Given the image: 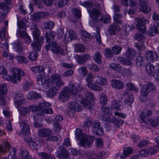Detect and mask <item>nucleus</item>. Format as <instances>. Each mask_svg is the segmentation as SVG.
Masks as SVG:
<instances>
[{
  "mask_svg": "<svg viewBox=\"0 0 159 159\" xmlns=\"http://www.w3.org/2000/svg\"><path fill=\"white\" fill-rule=\"evenodd\" d=\"M8 92L7 85L5 84L0 85V94L2 95H5Z\"/></svg>",
  "mask_w": 159,
  "mask_h": 159,
  "instance_id": "e433bc0d",
  "label": "nucleus"
},
{
  "mask_svg": "<svg viewBox=\"0 0 159 159\" xmlns=\"http://www.w3.org/2000/svg\"><path fill=\"white\" fill-rule=\"evenodd\" d=\"M112 51L108 48L106 49L105 50V56L107 58H111L113 57L114 54Z\"/></svg>",
  "mask_w": 159,
  "mask_h": 159,
  "instance_id": "69168bd1",
  "label": "nucleus"
},
{
  "mask_svg": "<svg viewBox=\"0 0 159 159\" xmlns=\"http://www.w3.org/2000/svg\"><path fill=\"white\" fill-rule=\"evenodd\" d=\"M126 89L128 90H133L135 92H137L138 90L133 85V84L131 83H129L126 84Z\"/></svg>",
  "mask_w": 159,
  "mask_h": 159,
  "instance_id": "e2e57ef3",
  "label": "nucleus"
},
{
  "mask_svg": "<svg viewBox=\"0 0 159 159\" xmlns=\"http://www.w3.org/2000/svg\"><path fill=\"white\" fill-rule=\"evenodd\" d=\"M111 84L113 87L118 89H122L124 87V84L122 81L117 80L111 81Z\"/></svg>",
  "mask_w": 159,
  "mask_h": 159,
  "instance_id": "4be33fe9",
  "label": "nucleus"
},
{
  "mask_svg": "<svg viewBox=\"0 0 159 159\" xmlns=\"http://www.w3.org/2000/svg\"><path fill=\"white\" fill-rule=\"evenodd\" d=\"M31 106L29 107H21L20 109V112L22 114L25 115L26 114L30 113L31 110Z\"/></svg>",
  "mask_w": 159,
  "mask_h": 159,
  "instance_id": "a18cd8bd",
  "label": "nucleus"
},
{
  "mask_svg": "<svg viewBox=\"0 0 159 159\" xmlns=\"http://www.w3.org/2000/svg\"><path fill=\"white\" fill-rule=\"evenodd\" d=\"M25 102V99H17L15 101L14 103L16 107L18 108L20 106Z\"/></svg>",
  "mask_w": 159,
  "mask_h": 159,
  "instance_id": "338daca9",
  "label": "nucleus"
},
{
  "mask_svg": "<svg viewBox=\"0 0 159 159\" xmlns=\"http://www.w3.org/2000/svg\"><path fill=\"white\" fill-rule=\"evenodd\" d=\"M65 89L70 95H72L73 96L76 95L79 92L83 91L84 89V88L81 86L76 87L72 84L69 85L68 87Z\"/></svg>",
  "mask_w": 159,
  "mask_h": 159,
  "instance_id": "423d86ee",
  "label": "nucleus"
},
{
  "mask_svg": "<svg viewBox=\"0 0 159 159\" xmlns=\"http://www.w3.org/2000/svg\"><path fill=\"white\" fill-rule=\"evenodd\" d=\"M123 15L122 14L116 13L113 16V20L115 23L121 24L123 22Z\"/></svg>",
  "mask_w": 159,
  "mask_h": 159,
  "instance_id": "c85d7f7f",
  "label": "nucleus"
},
{
  "mask_svg": "<svg viewBox=\"0 0 159 159\" xmlns=\"http://www.w3.org/2000/svg\"><path fill=\"white\" fill-rule=\"evenodd\" d=\"M53 134L52 130L49 129L44 128L39 130L38 132V135L42 137H48L46 139L47 141H56L58 138L55 136H51Z\"/></svg>",
  "mask_w": 159,
  "mask_h": 159,
  "instance_id": "39448f33",
  "label": "nucleus"
},
{
  "mask_svg": "<svg viewBox=\"0 0 159 159\" xmlns=\"http://www.w3.org/2000/svg\"><path fill=\"white\" fill-rule=\"evenodd\" d=\"M156 88L153 84L150 83L144 85L140 92V99L141 102H144L147 99V96L148 93L152 91H156Z\"/></svg>",
  "mask_w": 159,
  "mask_h": 159,
  "instance_id": "7ed1b4c3",
  "label": "nucleus"
},
{
  "mask_svg": "<svg viewBox=\"0 0 159 159\" xmlns=\"http://www.w3.org/2000/svg\"><path fill=\"white\" fill-rule=\"evenodd\" d=\"M51 49L53 53L56 54L61 53L63 52V50L61 47L58 45L56 42L52 43Z\"/></svg>",
  "mask_w": 159,
  "mask_h": 159,
  "instance_id": "a878e982",
  "label": "nucleus"
},
{
  "mask_svg": "<svg viewBox=\"0 0 159 159\" xmlns=\"http://www.w3.org/2000/svg\"><path fill=\"white\" fill-rule=\"evenodd\" d=\"M155 69V66L150 63H148L146 66V70L147 73L150 76L154 75V71Z\"/></svg>",
  "mask_w": 159,
  "mask_h": 159,
  "instance_id": "cd10ccee",
  "label": "nucleus"
},
{
  "mask_svg": "<svg viewBox=\"0 0 159 159\" xmlns=\"http://www.w3.org/2000/svg\"><path fill=\"white\" fill-rule=\"evenodd\" d=\"M65 89L70 95H72L73 96L76 95L79 92L83 91L84 89V88L81 86L76 87L72 84L69 85L68 87Z\"/></svg>",
  "mask_w": 159,
  "mask_h": 159,
  "instance_id": "0eeeda50",
  "label": "nucleus"
},
{
  "mask_svg": "<svg viewBox=\"0 0 159 159\" xmlns=\"http://www.w3.org/2000/svg\"><path fill=\"white\" fill-rule=\"evenodd\" d=\"M41 43H39L36 41H34L31 44V45L33 49L36 51H39L41 49Z\"/></svg>",
  "mask_w": 159,
  "mask_h": 159,
  "instance_id": "8fccbe9b",
  "label": "nucleus"
},
{
  "mask_svg": "<svg viewBox=\"0 0 159 159\" xmlns=\"http://www.w3.org/2000/svg\"><path fill=\"white\" fill-rule=\"evenodd\" d=\"M129 59L125 60L124 58L119 57L118 60L120 63L124 65L130 66L132 64V63Z\"/></svg>",
  "mask_w": 159,
  "mask_h": 159,
  "instance_id": "58836bf2",
  "label": "nucleus"
},
{
  "mask_svg": "<svg viewBox=\"0 0 159 159\" xmlns=\"http://www.w3.org/2000/svg\"><path fill=\"white\" fill-rule=\"evenodd\" d=\"M31 28L33 30L32 34L34 39H37L39 37L40 33L37 26L35 24H33L31 25Z\"/></svg>",
  "mask_w": 159,
  "mask_h": 159,
  "instance_id": "b1692460",
  "label": "nucleus"
},
{
  "mask_svg": "<svg viewBox=\"0 0 159 159\" xmlns=\"http://www.w3.org/2000/svg\"><path fill=\"white\" fill-rule=\"evenodd\" d=\"M85 49V46L83 44H77L75 46V51L76 52H83Z\"/></svg>",
  "mask_w": 159,
  "mask_h": 159,
  "instance_id": "4c0bfd02",
  "label": "nucleus"
},
{
  "mask_svg": "<svg viewBox=\"0 0 159 159\" xmlns=\"http://www.w3.org/2000/svg\"><path fill=\"white\" fill-rule=\"evenodd\" d=\"M146 20L144 18L136 19L135 23L137 29L143 34L146 33V29L145 25Z\"/></svg>",
  "mask_w": 159,
  "mask_h": 159,
  "instance_id": "6e6552de",
  "label": "nucleus"
},
{
  "mask_svg": "<svg viewBox=\"0 0 159 159\" xmlns=\"http://www.w3.org/2000/svg\"><path fill=\"white\" fill-rule=\"evenodd\" d=\"M120 27L116 24L113 23L109 26L108 31L110 35H112L116 34L120 30Z\"/></svg>",
  "mask_w": 159,
  "mask_h": 159,
  "instance_id": "a211bd4d",
  "label": "nucleus"
},
{
  "mask_svg": "<svg viewBox=\"0 0 159 159\" xmlns=\"http://www.w3.org/2000/svg\"><path fill=\"white\" fill-rule=\"evenodd\" d=\"M21 133L23 135H27L30 133L29 126L26 120H21L19 122Z\"/></svg>",
  "mask_w": 159,
  "mask_h": 159,
  "instance_id": "1a4fd4ad",
  "label": "nucleus"
},
{
  "mask_svg": "<svg viewBox=\"0 0 159 159\" xmlns=\"http://www.w3.org/2000/svg\"><path fill=\"white\" fill-rule=\"evenodd\" d=\"M8 5L4 2H0V9L2 11L0 12V16L2 17L3 19L6 18L7 14L8 12L10 7Z\"/></svg>",
  "mask_w": 159,
  "mask_h": 159,
  "instance_id": "f8f14e48",
  "label": "nucleus"
},
{
  "mask_svg": "<svg viewBox=\"0 0 159 159\" xmlns=\"http://www.w3.org/2000/svg\"><path fill=\"white\" fill-rule=\"evenodd\" d=\"M17 60L18 62L20 64L23 63H26L28 62L27 59L24 56H17Z\"/></svg>",
  "mask_w": 159,
  "mask_h": 159,
  "instance_id": "680f3d73",
  "label": "nucleus"
},
{
  "mask_svg": "<svg viewBox=\"0 0 159 159\" xmlns=\"http://www.w3.org/2000/svg\"><path fill=\"white\" fill-rule=\"evenodd\" d=\"M111 122L114 123L117 127H118L123 123L124 121L119 118H114L112 120Z\"/></svg>",
  "mask_w": 159,
  "mask_h": 159,
  "instance_id": "bf43d9fd",
  "label": "nucleus"
},
{
  "mask_svg": "<svg viewBox=\"0 0 159 159\" xmlns=\"http://www.w3.org/2000/svg\"><path fill=\"white\" fill-rule=\"evenodd\" d=\"M70 95L64 89L60 93L58 99L61 102H64L68 100Z\"/></svg>",
  "mask_w": 159,
  "mask_h": 159,
  "instance_id": "aec40b11",
  "label": "nucleus"
},
{
  "mask_svg": "<svg viewBox=\"0 0 159 159\" xmlns=\"http://www.w3.org/2000/svg\"><path fill=\"white\" fill-rule=\"evenodd\" d=\"M4 146L0 145V151L1 152H6L9 151L11 148V146L9 143L5 142L4 143Z\"/></svg>",
  "mask_w": 159,
  "mask_h": 159,
  "instance_id": "a19ab883",
  "label": "nucleus"
},
{
  "mask_svg": "<svg viewBox=\"0 0 159 159\" xmlns=\"http://www.w3.org/2000/svg\"><path fill=\"white\" fill-rule=\"evenodd\" d=\"M97 76H93V74L89 73L86 79L87 82V86L90 89L96 91H102V88L100 86H98L93 83L95 82Z\"/></svg>",
  "mask_w": 159,
  "mask_h": 159,
  "instance_id": "20e7f679",
  "label": "nucleus"
},
{
  "mask_svg": "<svg viewBox=\"0 0 159 159\" xmlns=\"http://www.w3.org/2000/svg\"><path fill=\"white\" fill-rule=\"evenodd\" d=\"M26 22V20L25 18H23L21 20H19L17 22V25L19 28L25 30L26 29L25 25Z\"/></svg>",
  "mask_w": 159,
  "mask_h": 159,
  "instance_id": "de8ad7c7",
  "label": "nucleus"
},
{
  "mask_svg": "<svg viewBox=\"0 0 159 159\" xmlns=\"http://www.w3.org/2000/svg\"><path fill=\"white\" fill-rule=\"evenodd\" d=\"M135 56V52L132 49L128 48L126 53V57L127 59L132 60Z\"/></svg>",
  "mask_w": 159,
  "mask_h": 159,
  "instance_id": "f704fd0d",
  "label": "nucleus"
},
{
  "mask_svg": "<svg viewBox=\"0 0 159 159\" xmlns=\"http://www.w3.org/2000/svg\"><path fill=\"white\" fill-rule=\"evenodd\" d=\"M51 105V104L47 102H44L43 103H40L39 105L33 107L31 106V110L32 111H39L42 110L41 112H39L41 113L43 111V109L44 107H45V106L47 107H50Z\"/></svg>",
  "mask_w": 159,
  "mask_h": 159,
  "instance_id": "f3484780",
  "label": "nucleus"
},
{
  "mask_svg": "<svg viewBox=\"0 0 159 159\" xmlns=\"http://www.w3.org/2000/svg\"><path fill=\"white\" fill-rule=\"evenodd\" d=\"M11 72L14 79L17 78L19 81L20 80L21 76L24 75V73L22 70L16 68H12L11 69Z\"/></svg>",
  "mask_w": 159,
  "mask_h": 159,
  "instance_id": "dca6fc26",
  "label": "nucleus"
},
{
  "mask_svg": "<svg viewBox=\"0 0 159 159\" xmlns=\"http://www.w3.org/2000/svg\"><path fill=\"white\" fill-rule=\"evenodd\" d=\"M31 70L35 73H39L43 72L44 70V68L42 66H38L31 67Z\"/></svg>",
  "mask_w": 159,
  "mask_h": 159,
  "instance_id": "49530a36",
  "label": "nucleus"
},
{
  "mask_svg": "<svg viewBox=\"0 0 159 159\" xmlns=\"http://www.w3.org/2000/svg\"><path fill=\"white\" fill-rule=\"evenodd\" d=\"M146 0H139V5L140 11L144 13H148L151 11L150 8L148 5Z\"/></svg>",
  "mask_w": 159,
  "mask_h": 159,
  "instance_id": "9b49d317",
  "label": "nucleus"
},
{
  "mask_svg": "<svg viewBox=\"0 0 159 159\" xmlns=\"http://www.w3.org/2000/svg\"><path fill=\"white\" fill-rule=\"evenodd\" d=\"M64 83L61 80V75L58 74H54L51 75L47 80V86L50 87L53 85H56L58 87H61Z\"/></svg>",
  "mask_w": 159,
  "mask_h": 159,
  "instance_id": "f03ea898",
  "label": "nucleus"
},
{
  "mask_svg": "<svg viewBox=\"0 0 159 159\" xmlns=\"http://www.w3.org/2000/svg\"><path fill=\"white\" fill-rule=\"evenodd\" d=\"M159 118L158 117L157 120H155L153 118H150L147 120V123L149 124L153 127L158 126L159 125Z\"/></svg>",
  "mask_w": 159,
  "mask_h": 159,
  "instance_id": "c9c22d12",
  "label": "nucleus"
},
{
  "mask_svg": "<svg viewBox=\"0 0 159 159\" xmlns=\"http://www.w3.org/2000/svg\"><path fill=\"white\" fill-rule=\"evenodd\" d=\"M159 31V24L157 22H155L153 26L150 28L147 33L151 36H152L158 33Z\"/></svg>",
  "mask_w": 159,
  "mask_h": 159,
  "instance_id": "6ab92c4d",
  "label": "nucleus"
},
{
  "mask_svg": "<svg viewBox=\"0 0 159 159\" xmlns=\"http://www.w3.org/2000/svg\"><path fill=\"white\" fill-rule=\"evenodd\" d=\"M99 101L100 104L102 106L106 105L107 102L106 95L104 93H101L99 96Z\"/></svg>",
  "mask_w": 159,
  "mask_h": 159,
  "instance_id": "473e14b6",
  "label": "nucleus"
},
{
  "mask_svg": "<svg viewBox=\"0 0 159 159\" xmlns=\"http://www.w3.org/2000/svg\"><path fill=\"white\" fill-rule=\"evenodd\" d=\"M93 58L95 62L98 64L102 63L101 55L99 52H96L94 54Z\"/></svg>",
  "mask_w": 159,
  "mask_h": 159,
  "instance_id": "79ce46f5",
  "label": "nucleus"
},
{
  "mask_svg": "<svg viewBox=\"0 0 159 159\" xmlns=\"http://www.w3.org/2000/svg\"><path fill=\"white\" fill-rule=\"evenodd\" d=\"M85 95L86 96V99L89 100H90V102L91 101H93L95 100V98L92 93L87 92L85 93Z\"/></svg>",
  "mask_w": 159,
  "mask_h": 159,
  "instance_id": "774afa93",
  "label": "nucleus"
},
{
  "mask_svg": "<svg viewBox=\"0 0 159 159\" xmlns=\"http://www.w3.org/2000/svg\"><path fill=\"white\" fill-rule=\"evenodd\" d=\"M145 57L148 61L151 62L157 61L158 58L157 54L152 51H147L145 53Z\"/></svg>",
  "mask_w": 159,
  "mask_h": 159,
  "instance_id": "4468645a",
  "label": "nucleus"
},
{
  "mask_svg": "<svg viewBox=\"0 0 159 159\" xmlns=\"http://www.w3.org/2000/svg\"><path fill=\"white\" fill-rule=\"evenodd\" d=\"M58 91V89L56 86L53 87L51 89H49L46 93L47 96L52 98L55 96Z\"/></svg>",
  "mask_w": 159,
  "mask_h": 159,
  "instance_id": "2f4dec72",
  "label": "nucleus"
},
{
  "mask_svg": "<svg viewBox=\"0 0 159 159\" xmlns=\"http://www.w3.org/2000/svg\"><path fill=\"white\" fill-rule=\"evenodd\" d=\"M96 79L95 81L96 84L102 86H104L107 84V80L106 79L98 76H96Z\"/></svg>",
  "mask_w": 159,
  "mask_h": 159,
  "instance_id": "7c9ffc66",
  "label": "nucleus"
},
{
  "mask_svg": "<svg viewBox=\"0 0 159 159\" xmlns=\"http://www.w3.org/2000/svg\"><path fill=\"white\" fill-rule=\"evenodd\" d=\"M27 97L29 98L33 99L39 98H41V96L37 93L34 92H30L28 94Z\"/></svg>",
  "mask_w": 159,
  "mask_h": 159,
  "instance_id": "ea45409f",
  "label": "nucleus"
},
{
  "mask_svg": "<svg viewBox=\"0 0 159 159\" xmlns=\"http://www.w3.org/2000/svg\"><path fill=\"white\" fill-rule=\"evenodd\" d=\"M38 57V54L37 52H31L29 56V58L30 61H36L37 58Z\"/></svg>",
  "mask_w": 159,
  "mask_h": 159,
  "instance_id": "864d4df0",
  "label": "nucleus"
},
{
  "mask_svg": "<svg viewBox=\"0 0 159 159\" xmlns=\"http://www.w3.org/2000/svg\"><path fill=\"white\" fill-rule=\"evenodd\" d=\"M78 72L81 76L85 77L87 74L88 71L85 67H80L78 69Z\"/></svg>",
  "mask_w": 159,
  "mask_h": 159,
  "instance_id": "3c124183",
  "label": "nucleus"
},
{
  "mask_svg": "<svg viewBox=\"0 0 159 159\" xmlns=\"http://www.w3.org/2000/svg\"><path fill=\"white\" fill-rule=\"evenodd\" d=\"M93 122L90 120H87L85 121L83 126L84 128L88 129L93 124Z\"/></svg>",
  "mask_w": 159,
  "mask_h": 159,
  "instance_id": "0e129e2a",
  "label": "nucleus"
},
{
  "mask_svg": "<svg viewBox=\"0 0 159 159\" xmlns=\"http://www.w3.org/2000/svg\"><path fill=\"white\" fill-rule=\"evenodd\" d=\"M125 99V102L129 104L132 103L134 101V98L133 95L129 94L126 92H125L122 97Z\"/></svg>",
  "mask_w": 159,
  "mask_h": 159,
  "instance_id": "393cba45",
  "label": "nucleus"
},
{
  "mask_svg": "<svg viewBox=\"0 0 159 159\" xmlns=\"http://www.w3.org/2000/svg\"><path fill=\"white\" fill-rule=\"evenodd\" d=\"M38 143L39 142L37 141V143L32 140H29V144L30 147L31 148L34 150H36L39 147Z\"/></svg>",
  "mask_w": 159,
  "mask_h": 159,
  "instance_id": "5fc2aeb1",
  "label": "nucleus"
},
{
  "mask_svg": "<svg viewBox=\"0 0 159 159\" xmlns=\"http://www.w3.org/2000/svg\"><path fill=\"white\" fill-rule=\"evenodd\" d=\"M69 107L70 109L68 111H66V113L70 116L73 115L72 111L74 112L80 111L82 110L79 105L75 102H71L69 103Z\"/></svg>",
  "mask_w": 159,
  "mask_h": 159,
  "instance_id": "9d476101",
  "label": "nucleus"
},
{
  "mask_svg": "<svg viewBox=\"0 0 159 159\" xmlns=\"http://www.w3.org/2000/svg\"><path fill=\"white\" fill-rule=\"evenodd\" d=\"M75 135L77 139L80 141V145L85 147H89L91 145L93 139L84 135L81 129L77 128L76 129Z\"/></svg>",
  "mask_w": 159,
  "mask_h": 159,
  "instance_id": "f257e3e1",
  "label": "nucleus"
},
{
  "mask_svg": "<svg viewBox=\"0 0 159 159\" xmlns=\"http://www.w3.org/2000/svg\"><path fill=\"white\" fill-rule=\"evenodd\" d=\"M55 26L54 23L52 21L46 22L44 24V27L46 29H51Z\"/></svg>",
  "mask_w": 159,
  "mask_h": 159,
  "instance_id": "09e8293b",
  "label": "nucleus"
},
{
  "mask_svg": "<svg viewBox=\"0 0 159 159\" xmlns=\"http://www.w3.org/2000/svg\"><path fill=\"white\" fill-rule=\"evenodd\" d=\"M59 149H60V152H58L57 156L60 159H69L68 152L64 147L60 145L59 146Z\"/></svg>",
  "mask_w": 159,
  "mask_h": 159,
  "instance_id": "ddd939ff",
  "label": "nucleus"
},
{
  "mask_svg": "<svg viewBox=\"0 0 159 159\" xmlns=\"http://www.w3.org/2000/svg\"><path fill=\"white\" fill-rule=\"evenodd\" d=\"M47 106H45V107H44L43 109V111H42L41 113L38 112L37 114L39 115H42L44 113H45L46 114H51L53 113V110L52 108H47Z\"/></svg>",
  "mask_w": 159,
  "mask_h": 159,
  "instance_id": "13d9d810",
  "label": "nucleus"
},
{
  "mask_svg": "<svg viewBox=\"0 0 159 159\" xmlns=\"http://www.w3.org/2000/svg\"><path fill=\"white\" fill-rule=\"evenodd\" d=\"M122 49L121 46L118 45H115L112 48V50L115 54H119L122 51Z\"/></svg>",
  "mask_w": 159,
  "mask_h": 159,
  "instance_id": "603ef678",
  "label": "nucleus"
},
{
  "mask_svg": "<svg viewBox=\"0 0 159 159\" xmlns=\"http://www.w3.org/2000/svg\"><path fill=\"white\" fill-rule=\"evenodd\" d=\"M136 62L137 65L139 67H143L144 66V58L139 53L136 59Z\"/></svg>",
  "mask_w": 159,
  "mask_h": 159,
  "instance_id": "c756f323",
  "label": "nucleus"
},
{
  "mask_svg": "<svg viewBox=\"0 0 159 159\" xmlns=\"http://www.w3.org/2000/svg\"><path fill=\"white\" fill-rule=\"evenodd\" d=\"M133 152V149L129 147L125 148L123 150V153L125 157L128 156L131 154Z\"/></svg>",
  "mask_w": 159,
  "mask_h": 159,
  "instance_id": "052dcab7",
  "label": "nucleus"
},
{
  "mask_svg": "<svg viewBox=\"0 0 159 159\" xmlns=\"http://www.w3.org/2000/svg\"><path fill=\"white\" fill-rule=\"evenodd\" d=\"M68 33L69 36H68V40H71L74 39H75L76 38V35L75 32L72 30H69L67 31Z\"/></svg>",
  "mask_w": 159,
  "mask_h": 159,
  "instance_id": "37998d69",
  "label": "nucleus"
},
{
  "mask_svg": "<svg viewBox=\"0 0 159 159\" xmlns=\"http://www.w3.org/2000/svg\"><path fill=\"white\" fill-rule=\"evenodd\" d=\"M75 58L78 63L80 65L84 64L86 61L90 58V56L87 54H84L82 55H76Z\"/></svg>",
  "mask_w": 159,
  "mask_h": 159,
  "instance_id": "2eb2a0df",
  "label": "nucleus"
},
{
  "mask_svg": "<svg viewBox=\"0 0 159 159\" xmlns=\"http://www.w3.org/2000/svg\"><path fill=\"white\" fill-rule=\"evenodd\" d=\"M37 79L38 84L40 85H43L46 83L47 84V80L48 78H45V75L43 73H41L37 77Z\"/></svg>",
  "mask_w": 159,
  "mask_h": 159,
  "instance_id": "bb28decb",
  "label": "nucleus"
},
{
  "mask_svg": "<svg viewBox=\"0 0 159 159\" xmlns=\"http://www.w3.org/2000/svg\"><path fill=\"white\" fill-rule=\"evenodd\" d=\"M55 36V34L52 31H50L45 35V37L46 39L47 42L48 43H50L53 41Z\"/></svg>",
  "mask_w": 159,
  "mask_h": 159,
  "instance_id": "5701e85b",
  "label": "nucleus"
},
{
  "mask_svg": "<svg viewBox=\"0 0 159 159\" xmlns=\"http://www.w3.org/2000/svg\"><path fill=\"white\" fill-rule=\"evenodd\" d=\"M146 109L143 110L140 113L139 116V118L141 120L142 122L146 123L145 119L147 116Z\"/></svg>",
  "mask_w": 159,
  "mask_h": 159,
  "instance_id": "4d7b16f0",
  "label": "nucleus"
},
{
  "mask_svg": "<svg viewBox=\"0 0 159 159\" xmlns=\"http://www.w3.org/2000/svg\"><path fill=\"white\" fill-rule=\"evenodd\" d=\"M100 20L103 23H109L110 22L111 16L108 15H103L102 16Z\"/></svg>",
  "mask_w": 159,
  "mask_h": 159,
  "instance_id": "c03bdc74",
  "label": "nucleus"
},
{
  "mask_svg": "<svg viewBox=\"0 0 159 159\" xmlns=\"http://www.w3.org/2000/svg\"><path fill=\"white\" fill-rule=\"evenodd\" d=\"M89 15L91 18L94 20H96L98 17L101 15V12L96 9L93 8L92 10L88 11Z\"/></svg>",
  "mask_w": 159,
  "mask_h": 159,
  "instance_id": "412c9836",
  "label": "nucleus"
},
{
  "mask_svg": "<svg viewBox=\"0 0 159 159\" xmlns=\"http://www.w3.org/2000/svg\"><path fill=\"white\" fill-rule=\"evenodd\" d=\"M81 38L84 41H87L89 39L90 36L89 34L84 31H82L81 32Z\"/></svg>",
  "mask_w": 159,
  "mask_h": 159,
  "instance_id": "6e6d98bb",
  "label": "nucleus"
},
{
  "mask_svg": "<svg viewBox=\"0 0 159 159\" xmlns=\"http://www.w3.org/2000/svg\"><path fill=\"white\" fill-rule=\"evenodd\" d=\"M122 106V102H117L116 100L113 101L111 102V108L116 110H120Z\"/></svg>",
  "mask_w": 159,
  "mask_h": 159,
  "instance_id": "72a5a7b5",
  "label": "nucleus"
}]
</instances>
